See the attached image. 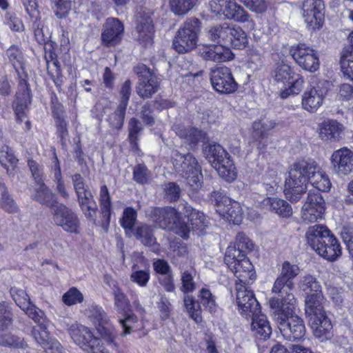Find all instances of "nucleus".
I'll use <instances>...</instances> for the list:
<instances>
[{"mask_svg": "<svg viewBox=\"0 0 353 353\" xmlns=\"http://www.w3.org/2000/svg\"><path fill=\"white\" fill-rule=\"evenodd\" d=\"M319 165L312 159L301 160L294 163L285 182L284 194L292 202H297L305 192L307 184L312 175L315 174Z\"/></svg>", "mask_w": 353, "mask_h": 353, "instance_id": "obj_1", "label": "nucleus"}, {"mask_svg": "<svg viewBox=\"0 0 353 353\" xmlns=\"http://www.w3.org/2000/svg\"><path fill=\"white\" fill-rule=\"evenodd\" d=\"M204 154L221 177L226 181H233L237 176L236 169L229 154L219 144H209L204 148Z\"/></svg>", "mask_w": 353, "mask_h": 353, "instance_id": "obj_2", "label": "nucleus"}, {"mask_svg": "<svg viewBox=\"0 0 353 353\" xmlns=\"http://www.w3.org/2000/svg\"><path fill=\"white\" fill-rule=\"evenodd\" d=\"M274 81L284 88L280 92L282 99H286L290 95L298 94L303 89L304 79L301 74L287 63L283 62L276 64L272 72Z\"/></svg>", "mask_w": 353, "mask_h": 353, "instance_id": "obj_3", "label": "nucleus"}, {"mask_svg": "<svg viewBox=\"0 0 353 353\" xmlns=\"http://www.w3.org/2000/svg\"><path fill=\"white\" fill-rule=\"evenodd\" d=\"M224 261L238 279L239 283L249 285L256 279L253 265L245 254H241L234 248H227Z\"/></svg>", "mask_w": 353, "mask_h": 353, "instance_id": "obj_4", "label": "nucleus"}, {"mask_svg": "<svg viewBox=\"0 0 353 353\" xmlns=\"http://www.w3.org/2000/svg\"><path fill=\"white\" fill-rule=\"evenodd\" d=\"M65 327L73 341L85 353H109L103 347L101 340L94 336L87 327L79 324L62 323Z\"/></svg>", "mask_w": 353, "mask_h": 353, "instance_id": "obj_5", "label": "nucleus"}, {"mask_svg": "<svg viewBox=\"0 0 353 353\" xmlns=\"http://www.w3.org/2000/svg\"><path fill=\"white\" fill-rule=\"evenodd\" d=\"M294 308L290 312L274 311V318L283 336L289 341L301 339L305 334L303 321L297 315H294Z\"/></svg>", "mask_w": 353, "mask_h": 353, "instance_id": "obj_6", "label": "nucleus"}, {"mask_svg": "<svg viewBox=\"0 0 353 353\" xmlns=\"http://www.w3.org/2000/svg\"><path fill=\"white\" fill-rule=\"evenodd\" d=\"M210 6L216 14H223L228 19L247 23V27L250 29L255 28V22L251 15L236 0H212Z\"/></svg>", "mask_w": 353, "mask_h": 353, "instance_id": "obj_7", "label": "nucleus"}, {"mask_svg": "<svg viewBox=\"0 0 353 353\" xmlns=\"http://www.w3.org/2000/svg\"><path fill=\"white\" fill-rule=\"evenodd\" d=\"M153 221L161 228L176 230L182 238L188 239L190 227L181 221L180 214L171 207L154 208L152 210Z\"/></svg>", "mask_w": 353, "mask_h": 353, "instance_id": "obj_8", "label": "nucleus"}, {"mask_svg": "<svg viewBox=\"0 0 353 353\" xmlns=\"http://www.w3.org/2000/svg\"><path fill=\"white\" fill-rule=\"evenodd\" d=\"M294 288V281H288L279 276L272 288V292L278 294L279 297H272L270 299V307L274 311L290 312L292 309L294 307L296 303V299L292 293Z\"/></svg>", "mask_w": 353, "mask_h": 353, "instance_id": "obj_9", "label": "nucleus"}, {"mask_svg": "<svg viewBox=\"0 0 353 353\" xmlns=\"http://www.w3.org/2000/svg\"><path fill=\"white\" fill-rule=\"evenodd\" d=\"M174 167L175 171L185 179L193 190H197L201 187L203 179L201 169L196 159L192 154L183 155L177 153Z\"/></svg>", "mask_w": 353, "mask_h": 353, "instance_id": "obj_10", "label": "nucleus"}, {"mask_svg": "<svg viewBox=\"0 0 353 353\" xmlns=\"http://www.w3.org/2000/svg\"><path fill=\"white\" fill-rule=\"evenodd\" d=\"M200 21L195 18L188 19L177 31L172 46L179 53L187 52L196 47Z\"/></svg>", "mask_w": 353, "mask_h": 353, "instance_id": "obj_11", "label": "nucleus"}, {"mask_svg": "<svg viewBox=\"0 0 353 353\" xmlns=\"http://www.w3.org/2000/svg\"><path fill=\"white\" fill-rule=\"evenodd\" d=\"M212 196L214 198L216 210L221 216L234 224L241 223L243 212L239 202L230 199L219 191L213 192Z\"/></svg>", "mask_w": 353, "mask_h": 353, "instance_id": "obj_12", "label": "nucleus"}, {"mask_svg": "<svg viewBox=\"0 0 353 353\" xmlns=\"http://www.w3.org/2000/svg\"><path fill=\"white\" fill-rule=\"evenodd\" d=\"M290 53L294 61L302 69L310 72L317 71L320 66L318 52L303 43L291 46Z\"/></svg>", "mask_w": 353, "mask_h": 353, "instance_id": "obj_13", "label": "nucleus"}, {"mask_svg": "<svg viewBox=\"0 0 353 353\" xmlns=\"http://www.w3.org/2000/svg\"><path fill=\"white\" fill-rule=\"evenodd\" d=\"M72 181L81 209L86 217L93 219L97 210V205L92 192L81 174H74Z\"/></svg>", "mask_w": 353, "mask_h": 353, "instance_id": "obj_14", "label": "nucleus"}, {"mask_svg": "<svg viewBox=\"0 0 353 353\" xmlns=\"http://www.w3.org/2000/svg\"><path fill=\"white\" fill-rule=\"evenodd\" d=\"M302 16L310 30L321 28L324 21V3L322 0H300Z\"/></svg>", "mask_w": 353, "mask_h": 353, "instance_id": "obj_15", "label": "nucleus"}, {"mask_svg": "<svg viewBox=\"0 0 353 353\" xmlns=\"http://www.w3.org/2000/svg\"><path fill=\"white\" fill-rule=\"evenodd\" d=\"M236 302L239 313L245 318L260 313V305L254 292L247 285L236 283Z\"/></svg>", "mask_w": 353, "mask_h": 353, "instance_id": "obj_16", "label": "nucleus"}, {"mask_svg": "<svg viewBox=\"0 0 353 353\" xmlns=\"http://www.w3.org/2000/svg\"><path fill=\"white\" fill-rule=\"evenodd\" d=\"M52 220L54 224L64 231L77 234L79 232V220L75 213L65 205H53L52 206Z\"/></svg>", "mask_w": 353, "mask_h": 353, "instance_id": "obj_17", "label": "nucleus"}, {"mask_svg": "<svg viewBox=\"0 0 353 353\" xmlns=\"http://www.w3.org/2000/svg\"><path fill=\"white\" fill-rule=\"evenodd\" d=\"M134 72L139 77L137 92L140 97H150L158 90L159 79L145 65H140L134 68Z\"/></svg>", "mask_w": 353, "mask_h": 353, "instance_id": "obj_18", "label": "nucleus"}, {"mask_svg": "<svg viewBox=\"0 0 353 353\" xmlns=\"http://www.w3.org/2000/svg\"><path fill=\"white\" fill-rule=\"evenodd\" d=\"M325 201L319 193H309L301 209V219L306 224L314 223L323 218Z\"/></svg>", "mask_w": 353, "mask_h": 353, "instance_id": "obj_19", "label": "nucleus"}, {"mask_svg": "<svg viewBox=\"0 0 353 353\" xmlns=\"http://www.w3.org/2000/svg\"><path fill=\"white\" fill-rule=\"evenodd\" d=\"M49 325L50 322H48L33 326L31 336L46 353H63L61 343L50 336L48 330Z\"/></svg>", "mask_w": 353, "mask_h": 353, "instance_id": "obj_20", "label": "nucleus"}, {"mask_svg": "<svg viewBox=\"0 0 353 353\" xmlns=\"http://www.w3.org/2000/svg\"><path fill=\"white\" fill-rule=\"evenodd\" d=\"M210 81L213 88L220 93H232L237 88L231 70L227 67H220L211 72Z\"/></svg>", "mask_w": 353, "mask_h": 353, "instance_id": "obj_21", "label": "nucleus"}, {"mask_svg": "<svg viewBox=\"0 0 353 353\" xmlns=\"http://www.w3.org/2000/svg\"><path fill=\"white\" fill-rule=\"evenodd\" d=\"M327 89L318 84L305 90L301 96L302 108L310 112H316L323 104Z\"/></svg>", "mask_w": 353, "mask_h": 353, "instance_id": "obj_22", "label": "nucleus"}, {"mask_svg": "<svg viewBox=\"0 0 353 353\" xmlns=\"http://www.w3.org/2000/svg\"><path fill=\"white\" fill-rule=\"evenodd\" d=\"M334 171L347 175L353 170V152L347 148L334 151L331 157Z\"/></svg>", "mask_w": 353, "mask_h": 353, "instance_id": "obj_23", "label": "nucleus"}, {"mask_svg": "<svg viewBox=\"0 0 353 353\" xmlns=\"http://www.w3.org/2000/svg\"><path fill=\"white\" fill-rule=\"evenodd\" d=\"M123 30V25L118 19H107L101 34L102 41L108 46L116 45L121 40Z\"/></svg>", "mask_w": 353, "mask_h": 353, "instance_id": "obj_24", "label": "nucleus"}, {"mask_svg": "<svg viewBox=\"0 0 353 353\" xmlns=\"http://www.w3.org/2000/svg\"><path fill=\"white\" fill-rule=\"evenodd\" d=\"M91 312V317L94 321L98 322L97 330L101 336L108 342H113L116 334L109 323V320L103 310L101 307L92 306Z\"/></svg>", "mask_w": 353, "mask_h": 353, "instance_id": "obj_25", "label": "nucleus"}, {"mask_svg": "<svg viewBox=\"0 0 353 353\" xmlns=\"http://www.w3.org/2000/svg\"><path fill=\"white\" fill-rule=\"evenodd\" d=\"M21 3L32 22V26L36 39L39 43H43L45 38L43 31V24L40 21V15L37 10L36 0H21Z\"/></svg>", "mask_w": 353, "mask_h": 353, "instance_id": "obj_26", "label": "nucleus"}, {"mask_svg": "<svg viewBox=\"0 0 353 353\" xmlns=\"http://www.w3.org/2000/svg\"><path fill=\"white\" fill-rule=\"evenodd\" d=\"M309 324L314 336L321 341L331 338L332 325L326 314L310 317Z\"/></svg>", "mask_w": 353, "mask_h": 353, "instance_id": "obj_27", "label": "nucleus"}, {"mask_svg": "<svg viewBox=\"0 0 353 353\" xmlns=\"http://www.w3.org/2000/svg\"><path fill=\"white\" fill-rule=\"evenodd\" d=\"M345 127L336 120L324 121L319 126V137L324 141H339L342 138Z\"/></svg>", "mask_w": 353, "mask_h": 353, "instance_id": "obj_28", "label": "nucleus"}, {"mask_svg": "<svg viewBox=\"0 0 353 353\" xmlns=\"http://www.w3.org/2000/svg\"><path fill=\"white\" fill-rule=\"evenodd\" d=\"M330 235V231L326 226L317 224L308 228L305 233V238L307 244L316 252L323 241Z\"/></svg>", "mask_w": 353, "mask_h": 353, "instance_id": "obj_29", "label": "nucleus"}, {"mask_svg": "<svg viewBox=\"0 0 353 353\" xmlns=\"http://www.w3.org/2000/svg\"><path fill=\"white\" fill-rule=\"evenodd\" d=\"M316 252L323 259L334 261L341 255L342 250L338 240L331 234L323 241Z\"/></svg>", "mask_w": 353, "mask_h": 353, "instance_id": "obj_30", "label": "nucleus"}, {"mask_svg": "<svg viewBox=\"0 0 353 353\" xmlns=\"http://www.w3.org/2000/svg\"><path fill=\"white\" fill-rule=\"evenodd\" d=\"M261 207L282 217H289L292 214L291 205L286 201L279 198L267 197L261 202Z\"/></svg>", "mask_w": 353, "mask_h": 353, "instance_id": "obj_31", "label": "nucleus"}, {"mask_svg": "<svg viewBox=\"0 0 353 353\" xmlns=\"http://www.w3.org/2000/svg\"><path fill=\"white\" fill-rule=\"evenodd\" d=\"M201 55L204 59L214 62H224L233 59L230 49L223 45L205 47Z\"/></svg>", "mask_w": 353, "mask_h": 353, "instance_id": "obj_32", "label": "nucleus"}, {"mask_svg": "<svg viewBox=\"0 0 353 353\" xmlns=\"http://www.w3.org/2000/svg\"><path fill=\"white\" fill-rule=\"evenodd\" d=\"M325 297L323 293L316 294H307L305 299V311L306 316L310 317H316L326 314L323 307Z\"/></svg>", "mask_w": 353, "mask_h": 353, "instance_id": "obj_33", "label": "nucleus"}, {"mask_svg": "<svg viewBox=\"0 0 353 353\" xmlns=\"http://www.w3.org/2000/svg\"><path fill=\"white\" fill-rule=\"evenodd\" d=\"M251 329L255 337L261 340H266L272 334L270 323L264 314L252 315Z\"/></svg>", "mask_w": 353, "mask_h": 353, "instance_id": "obj_34", "label": "nucleus"}, {"mask_svg": "<svg viewBox=\"0 0 353 353\" xmlns=\"http://www.w3.org/2000/svg\"><path fill=\"white\" fill-rule=\"evenodd\" d=\"M150 16L139 17L137 31L138 40L144 46L151 45L153 40V25Z\"/></svg>", "mask_w": 353, "mask_h": 353, "instance_id": "obj_35", "label": "nucleus"}, {"mask_svg": "<svg viewBox=\"0 0 353 353\" xmlns=\"http://www.w3.org/2000/svg\"><path fill=\"white\" fill-rule=\"evenodd\" d=\"M30 90L26 83H21L20 88L16 94V99L14 103V110L18 120L22 121L25 110L27 108L28 104L30 103Z\"/></svg>", "mask_w": 353, "mask_h": 353, "instance_id": "obj_36", "label": "nucleus"}, {"mask_svg": "<svg viewBox=\"0 0 353 353\" xmlns=\"http://www.w3.org/2000/svg\"><path fill=\"white\" fill-rule=\"evenodd\" d=\"M228 32L227 48L243 49L248 44V35L241 27L230 25Z\"/></svg>", "mask_w": 353, "mask_h": 353, "instance_id": "obj_37", "label": "nucleus"}, {"mask_svg": "<svg viewBox=\"0 0 353 353\" xmlns=\"http://www.w3.org/2000/svg\"><path fill=\"white\" fill-rule=\"evenodd\" d=\"M176 134L190 147L196 145L201 139L204 138V133L195 128H185L184 126L176 125L174 127Z\"/></svg>", "mask_w": 353, "mask_h": 353, "instance_id": "obj_38", "label": "nucleus"}, {"mask_svg": "<svg viewBox=\"0 0 353 353\" xmlns=\"http://www.w3.org/2000/svg\"><path fill=\"white\" fill-rule=\"evenodd\" d=\"M299 289L307 294H316L323 293L322 286L318 279L311 274H305L302 276L298 283Z\"/></svg>", "mask_w": 353, "mask_h": 353, "instance_id": "obj_39", "label": "nucleus"}, {"mask_svg": "<svg viewBox=\"0 0 353 353\" xmlns=\"http://www.w3.org/2000/svg\"><path fill=\"white\" fill-rule=\"evenodd\" d=\"M229 26L228 23H224L209 28L207 32L208 39L219 45L227 47Z\"/></svg>", "mask_w": 353, "mask_h": 353, "instance_id": "obj_40", "label": "nucleus"}, {"mask_svg": "<svg viewBox=\"0 0 353 353\" xmlns=\"http://www.w3.org/2000/svg\"><path fill=\"white\" fill-rule=\"evenodd\" d=\"M134 236L145 246H152L156 243L154 230L151 226L147 224L139 225L135 230Z\"/></svg>", "mask_w": 353, "mask_h": 353, "instance_id": "obj_41", "label": "nucleus"}, {"mask_svg": "<svg viewBox=\"0 0 353 353\" xmlns=\"http://www.w3.org/2000/svg\"><path fill=\"white\" fill-rule=\"evenodd\" d=\"M314 188L321 192H327L332 187L328 175L319 167L315 174L312 175L309 181Z\"/></svg>", "mask_w": 353, "mask_h": 353, "instance_id": "obj_42", "label": "nucleus"}, {"mask_svg": "<svg viewBox=\"0 0 353 353\" xmlns=\"http://www.w3.org/2000/svg\"><path fill=\"white\" fill-rule=\"evenodd\" d=\"M187 208H190V207H187ZM188 210H190V213L188 216L190 221L191 228L192 230L198 231L199 234L203 233L208 224L205 216L203 212L195 209H187V212Z\"/></svg>", "mask_w": 353, "mask_h": 353, "instance_id": "obj_43", "label": "nucleus"}, {"mask_svg": "<svg viewBox=\"0 0 353 353\" xmlns=\"http://www.w3.org/2000/svg\"><path fill=\"white\" fill-rule=\"evenodd\" d=\"M276 122L268 119H261L256 121L252 124V134L256 139L265 137L268 132L274 128Z\"/></svg>", "mask_w": 353, "mask_h": 353, "instance_id": "obj_44", "label": "nucleus"}, {"mask_svg": "<svg viewBox=\"0 0 353 353\" xmlns=\"http://www.w3.org/2000/svg\"><path fill=\"white\" fill-rule=\"evenodd\" d=\"M53 163L51 173L53 176L54 181L57 184V190L61 196L65 199H68L69 194L65 188L64 182L62 179L60 164L57 156H54L53 158Z\"/></svg>", "mask_w": 353, "mask_h": 353, "instance_id": "obj_45", "label": "nucleus"}, {"mask_svg": "<svg viewBox=\"0 0 353 353\" xmlns=\"http://www.w3.org/2000/svg\"><path fill=\"white\" fill-rule=\"evenodd\" d=\"M9 61L12 64L17 72L23 70L24 59L21 50L17 46H10L6 53Z\"/></svg>", "mask_w": 353, "mask_h": 353, "instance_id": "obj_46", "label": "nucleus"}, {"mask_svg": "<svg viewBox=\"0 0 353 353\" xmlns=\"http://www.w3.org/2000/svg\"><path fill=\"white\" fill-rule=\"evenodd\" d=\"M197 0H170L171 11L176 15L188 13L196 4Z\"/></svg>", "mask_w": 353, "mask_h": 353, "instance_id": "obj_47", "label": "nucleus"}, {"mask_svg": "<svg viewBox=\"0 0 353 353\" xmlns=\"http://www.w3.org/2000/svg\"><path fill=\"white\" fill-rule=\"evenodd\" d=\"M184 306L188 312L190 316L196 323L201 321V308L193 296L190 295H185L183 298Z\"/></svg>", "mask_w": 353, "mask_h": 353, "instance_id": "obj_48", "label": "nucleus"}, {"mask_svg": "<svg viewBox=\"0 0 353 353\" xmlns=\"http://www.w3.org/2000/svg\"><path fill=\"white\" fill-rule=\"evenodd\" d=\"M99 196L101 214L103 217L107 221H109L111 212V201L110 194L105 185L101 187Z\"/></svg>", "mask_w": 353, "mask_h": 353, "instance_id": "obj_49", "label": "nucleus"}, {"mask_svg": "<svg viewBox=\"0 0 353 353\" xmlns=\"http://www.w3.org/2000/svg\"><path fill=\"white\" fill-rule=\"evenodd\" d=\"M0 345L17 348H25L27 344L24 340L10 333L0 332Z\"/></svg>", "mask_w": 353, "mask_h": 353, "instance_id": "obj_50", "label": "nucleus"}, {"mask_svg": "<svg viewBox=\"0 0 353 353\" xmlns=\"http://www.w3.org/2000/svg\"><path fill=\"white\" fill-rule=\"evenodd\" d=\"M137 212L132 208H126L121 219V225L125 229L128 235L132 232L137 220Z\"/></svg>", "mask_w": 353, "mask_h": 353, "instance_id": "obj_51", "label": "nucleus"}, {"mask_svg": "<svg viewBox=\"0 0 353 353\" xmlns=\"http://www.w3.org/2000/svg\"><path fill=\"white\" fill-rule=\"evenodd\" d=\"M228 248H234L239 251L241 254H245L247 251H251L254 245L250 239L244 233H238L236 237L235 245H230Z\"/></svg>", "mask_w": 353, "mask_h": 353, "instance_id": "obj_52", "label": "nucleus"}, {"mask_svg": "<svg viewBox=\"0 0 353 353\" xmlns=\"http://www.w3.org/2000/svg\"><path fill=\"white\" fill-rule=\"evenodd\" d=\"M5 23L12 31L23 32L25 30L22 19L14 12L6 13Z\"/></svg>", "mask_w": 353, "mask_h": 353, "instance_id": "obj_53", "label": "nucleus"}, {"mask_svg": "<svg viewBox=\"0 0 353 353\" xmlns=\"http://www.w3.org/2000/svg\"><path fill=\"white\" fill-rule=\"evenodd\" d=\"M36 193L34 194V199L41 203H48L52 199V192L47 188L43 181L37 183L35 188Z\"/></svg>", "mask_w": 353, "mask_h": 353, "instance_id": "obj_54", "label": "nucleus"}, {"mask_svg": "<svg viewBox=\"0 0 353 353\" xmlns=\"http://www.w3.org/2000/svg\"><path fill=\"white\" fill-rule=\"evenodd\" d=\"M11 295L16 304L22 310H25L32 303L26 292L21 289L12 288Z\"/></svg>", "mask_w": 353, "mask_h": 353, "instance_id": "obj_55", "label": "nucleus"}, {"mask_svg": "<svg viewBox=\"0 0 353 353\" xmlns=\"http://www.w3.org/2000/svg\"><path fill=\"white\" fill-rule=\"evenodd\" d=\"M201 303L210 312L216 310V305L215 298L211 292L206 288H202L199 292Z\"/></svg>", "mask_w": 353, "mask_h": 353, "instance_id": "obj_56", "label": "nucleus"}, {"mask_svg": "<svg viewBox=\"0 0 353 353\" xmlns=\"http://www.w3.org/2000/svg\"><path fill=\"white\" fill-rule=\"evenodd\" d=\"M23 311L37 325L50 322L46 319L44 312L32 303Z\"/></svg>", "mask_w": 353, "mask_h": 353, "instance_id": "obj_57", "label": "nucleus"}, {"mask_svg": "<svg viewBox=\"0 0 353 353\" xmlns=\"http://www.w3.org/2000/svg\"><path fill=\"white\" fill-rule=\"evenodd\" d=\"M83 300V294L76 288H70L62 297L63 302L68 306L81 303Z\"/></svg>", "mask_w": 353, "mask_h": 353, "instance_id": "obj_58", "label": "nucleus"}, {"mask_svg": "<svg viewBox=\"0 0 353 353\" xmlns=\"http://www.w3.org/2000/svg\"><path fill=\"white\" fill-rule=\"evenodd\" d=\"M300 269L297 265L292 264L289 261H285L282 264L280 275L288 281H293V279L299 274Z\"/></svg>", "mask_w": 353, "mask_h": 353, "instance_id": "obj_59", "label": "nucleus"}, {"mask_svg": "<svg viewBox=\"0 0 353 353\" xmlns=\"http://www.w3.org/2000/svg\"><path fill=\"white\" fill-rule=\"evenodd\" d=\"M114 305L117 310L125 313L130 307V303L125 294L119 288H117L114 290Z\"/></svg>", "mask_w": 353, "mask_h": 353, "instance_id": "obj_60", "label": "nucleus"}, {"mask_svg": "<svg viewBox=\"0 0 353 353\" xmlns=\"http://www.w3.org/2000/svg\"><path fill=\"white\" fill-rule=\"evenodd\" d=\"M250 11L262 14L265 12L268 8L265 0H239Z\"/></svg>", "mask_w": 353, "mask_h": 353, "instance_id": "obj_61", "label": "nucleus"}, {"mask_svg": "<svg viewBox=\"0 0 353 353\" xmlns=\"http://www.w3.org/2000/svg\"><path fill=\"white\" fill-rule=\"evenodd\" d=\"M12 323V314L5 305H0V332L6 331Z\"/></svg>", "mask_w": 353, "mask_h": 353, "instance_id": "obj_62", "label": "nucleus"}, {"mask_svg": "<svg viewBox=\"0 0 353 353\" xmlns=\"http://www.w3.org/2000/svg\"><path fill=\"white\" fill-rule=\"evenodd\" d=\"M126 108L118 106L116 111L110 115L108 121L110 125L116 129H120L123 124Z\"/></svg>", "mask_w": 353, "mask_h": 353, "instance_id": "obj_63", "label": "nucleus"}, {"mask_svg": "<svg viewBox=\"0 0 353 353\" xmlns=\"http://www.w3.org/2000/svg\"><path fill=\"white\" fill-rule=\"evenodd\" d=\"M138 321V319L134 314H128L124 319H119V322L122 326V335L130 334L134 328V325Z\"/></svg>", "mask_w": 353, "mask_h": 353, "instance_id": "obj_64", "label": "nucleus"}]
</instances>
